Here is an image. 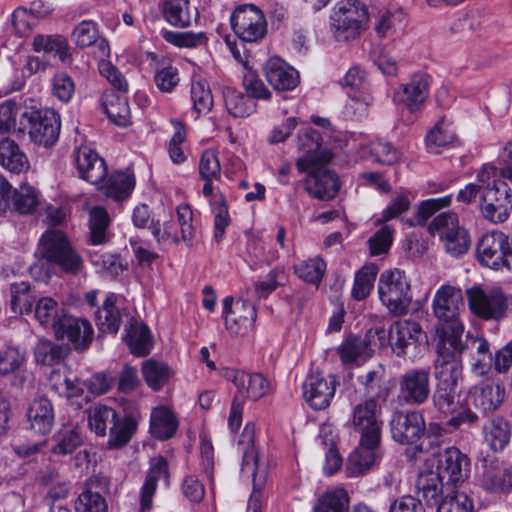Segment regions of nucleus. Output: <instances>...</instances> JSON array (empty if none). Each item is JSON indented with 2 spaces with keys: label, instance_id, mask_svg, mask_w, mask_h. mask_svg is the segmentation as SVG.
<instances>
[{
  "label": "nucleus",
  "instance_id": "obj_36",
  "mask_svg": "<svg viewBox=\"0 0 512 512\" xmlns=\"http://www.w3.org/2000/svg\"><path fill=\"white\" fill-rule=\"evenodd\" d=\"M482 485L492 492H506L512 489V467H500L498 461L484 466Z\"/></svg>",
  "mask_w": 512,
  "mask_h": 512
},
{
  "label": "nucleus",
  "instance_id": "obj_40",
  "mask_svg": "<svg viewBox=\"0 0 512 512\" xmlns=\"http://www.w3.org/2000/svg\"><path fill=\"white\" fill-rule=\"evenodd\" d=\"M350 497L343 487L326 490L316 500L313 512H348Z\"/></svg>",
  "mask_w": 512,
  "mask_h": 512
},
{
  "label": "nucleus",
  "instance_id": "obj_48",
  "mask_svg": "<svg viewBox=\"0 0 512 512\" xmlns=\"http://www.w3.org/2000/svg\"><path fill=\"white\" fill-rule=\"evenodd\" d=\"M133 175L126 172H116L101 187L105 188L108 197L115 200H123L129 196L134 188Z\"/></svg>",
  "mask_w": 512,
  "mask_h": 512
},
{
  "label": "nucleus",
  "instance_id": "obj_58",
  "mask_svg": "<svg viewBox=\"0 0 512 512\" xmlns=\"http://www.w3.org/2000/svg\"><path fill=\"white\" fill-rule=\"evenodd\" d=\"M105 113L118 126H126L130 119V108L125 98L113 95L104 102Z\"/></svg>",
  "mask_w": 512,
  "mask_h": 512
},
{
  "label": "nucleus",
  "instance_id": "obj_4",
  "mask_svg": "<svg viewBox=\"0 0 512 512\" xmlns=\"http://www.w3.org/2000/svg\"><path fill=\"white\" fill-rule=\"evenodd\" d=\"M368 9L359 0H343L336 4L330 16L331 28L338 41L357 38L368 22Z\"/></svg>",
  "mask_w": 512,
  "mask_h": 512
},
{
  "label": "nucleus",
  "instance_id": "obj_34",
  "mask_svg": "<svg viewBox=\"0 0 512 512\" xmlns=\"http://www.w3.org/2000/svg\"><path fill=\"white\" fill-rule=\"evenodd\" d=\"M27 417L32 430L38 434L47 435L54 423L52 403L46 398L34 400L28 409Z\"/></svg>",
  "mask_w": 512,
  "mask_h": 512
},
{
  "label": "nucleus",
  "instance_id": "obj_23",
  "mask_svg": "<svg viewBox=\"0 0 512 512\" xmlns=\"http://www.w3.org/2000/svg\"><path fill=\"white\" fill-rule=\"evenodd\" d=\"M158 8L163 19L173 27L188 28L197 22L199 12L190 0H159Z\"/></svg>",
  "mask_w": 512,
  "mask_h": 512
},
{
  "label": "nucleus",
  "instance_id": "obj_14",
  "mask_svg": "<svg viewBox=\"0 0 512 512\" xmlns=\"http://www.w3.org/2000/svg\"><path fill=\"white\" fill-rule=\"evenodd\" d=\"M39 205L38 193L32 186L21 185L12 189L10 183L0 176V214L14 210L20 214L33 213Z\"/></svg>",
  "mask_w": 512,
  "mask_h": 512
},
{
  "label": "nucleus",
  "instance_id": "obj_38",
  "mask_svg": "<svg viewBox=\"0 0 512 512\" xmlns=\"http://www.w3.org/2000/svg\"><path fill=\"white\" fill-rule=\"evenodd\" d=\"M444 481L436 471H426L421 473L416 480V492L427 502V505H438L443 493Z\"/></svg>",
  "mask_w": 512,
  "mask_h": 512
},
{
  "label": "nucleus",
  "instance_id": "obj_52",
  "mask_svg": "<svg viewBox=\"0 0 512 512\" xmlns=\"http://www.w3.org/2000/svg\"><path fill=\"white\" fill-rule=\"evenodd\" d=\"M36 361L43 365L53 366L60 363L67 354V348L47 339H40L34 349Z\"/></svg>",
  "mask_w": 512,
  "mask_h": 512
},
{
  "label": "nucleus",
  "instance_id": "obj_43",
  "mask_svg": "<svg viewBox=\"0 0 512 512\" xmlns=\"http://www.w3.org/2000/svg\"><path fill=\"white\" fill-rule=\"evenodd\" d=\"M485 438L494 451H502L510 442L511 425L503 417L493 418L484 427Z\"/></svg>",
  "mask_w": 512,
  "mask_h": 512
},
{
  "label": "nucleus",
  "instance_id": "obj_5",
  "mask_svg": "<svg viewBox=\"0 0 512 512\" xmlns=\"http://www.w3.org/2000/svg\"><path fill=\"white\" fill-rule=\"evenodd\" d=\"M381 408L375 397H369L352 407L347 426L360 435L362 445L379 446L381 443Z\"/></svg>",
  "mask_w": 512,
  "mask_h": 512
},
{
  "label": "nucleus",
  "instance_id": "obj_51",
  "mask_svg": "<svg viewBox=\"0 0 512 512\" xmlns=\"http://www.w3.org/2000/svg\"><path fill=\"white\" fill-rule=\"evenodd\" d=\"M255 425L247 423L242 431L238 441L239 449L243 452V470H252L255 477L254 469L257 467L258 459L254 448Z\"/></svg>",
  "mask_w": 512,
  "mask_h": 512
},
{
  "label": "nucleus",
  "instance_id": "obj_47",
  "mask_svg": "<svg viewBox=\"0 0 512 512\" xmlns=\"http://www.w3.org/2000/svg\"><path fill=\"white\" fill-rule=\"evenodd\" d=\"M377 273L378 268L374 264L364 265L356 272L351 292L355 300L362 301L369 296L374 287Z\"/></svg>",
  "mask_w": 512,
  "mask_h": 512
},
{
  "label": "nucleus",
  "instance_id": "obj_24",
  "mask_svg": "<svg viewBox=\"0 0 512 512\" xmlns=\"http://www.w3.org/2000/svg\"><path fill=\"white\" fill-rule=\"evenodd\" d=\"M264 74L268 83L277 91H291L300 82L298 71L278 57L266 62Z\"/></svg>",
  "mask_w": 512,
  "mask_h": 512
},
{
  "label": "nucleus",
  "instance_id": "obj_56",
  "mask_svg": "<svg viewBox=\"0 0 512 512\" xmlns=\"http://www.w3.org/2000/svg\"><path fill=\"white\" fill-rule=\"evenodd\" d=\"M384 378L385 368L382 365H379L375 369H372L359 376L358 380L368 394H372L377 390L374 397L385 400L389 394V391L385 386H383Z\"/></svg>",
  "mask_w": 512,
  "mask_h": 512
},
{
  "label": "nucleus",
  "instance_id": "obj_3",
  "mask_svg": "<svg viewBox=\"0 0 512 512\" xmlns=\"http://www.w3.org/2000/svg\"><path fill=\"white\" fill-rule=\"evenodd\" d=\"M377 289L381 303L390 314L401 316L408 312L412 301V292L404 271L393 269L382 272Z\"/></svg>",
  "mask_w": 512,
  "mask_h": 512
},
{
  "label": "nucleus",
  "instance_id": "obj_29",
  "mask_svg": "<svg viewBox=\"0 0 512 512\" xmlns=\"http://www.w3.org/2000/svg\"><path fill=\"white\" fill-rule=\"evenodd\" d=\"M161 478L165 479L167 485L169 484L167 460L162 456H157L151 459L149 471L141 488L140 503L142 512L151 509L157 482Z\"/></svg>",
  "mask_w": 512,
  "mask_h": 512
},
{
  "label": "nucleus",
  "instance_id": "obj_13",
  "mask_svg": "<svg viewBox=\"0 0 512 512\" xmlns=\"http://www.w3.org/2000/svg\"><path fill=\"white\" fill-rule=\"evenodd\" d=\"M29 124V136L33 143L50 147L56 143L60 133V120L50 109L33 110L22 113Z\"/></svg>",
  "mask_w": 512,
  "mask_h": 512
},
{
  "label": "nucleus",
  "instance_id": "obj_15",
  "mask_svg": "<svg viewBox=\"0 0 512 512\" xmlns=\"http://www.w3.org/2000/svg\"><path fill=\"white\" fill-rule=\"evenodd\" d=\"M429 91L430 76L418 72L413 74L407 83L394 89L392 100L397 105H404L410 113H416L428 99Z\"/></svg>",
  "mask_w": 512,
  "mask_h": 512
},
{
  "label": "nucleus",
  "instance_id": "obj_60",
  "mask_svg": "<svg viewBox=\"0 0 512 512\" xmlns=\"http://www.w3.org/2000/svg\"><path fill=\"white\" fill-rule=\"evenodd\" d=\"M473 503L464 492L453 490L446 494L437 507V512H472Z\"/></svg>",
  "mask_w": 512,
  "mask_h": 512
},
{
  "label": "nucleus",
  "instance_id": "obj_21",
  "mask_svg": "<svg viewBox=\"0 0 512 512\" xmlns=\"http://www.w3.org/2000/svg\"><path fill=\"white\" fill-rule=\"evenodd\" d=\"M448 484L466 481L470 474V459L456 447H448L439 454L437 471Z\"/></svg>",
  "mask_w": 512,
  "mask_h": 512
},
{
  "label": "nucleus",
  "instance_id": "obj_8",
  "mask_svg": "<svg viewBox=\"0 0 512 512\" xmlns=\"http://www.w3.org/2000/svg\"><path fill=\"white\" fill-rule=\"evenodd\" d=\"M431 395L430 369L415 367L405 370L398 378V401L403 405L421 406Z\"/></svg>",
  "mask_w": 512,
  "mask_h": 512
},
{
  "label": "nucleus",
  "instance_id": "obj_1",
  "mask_svg": "<svg viewBox=\"0 0 512 512\" xmlns=\"http://www.w3.org/2000/svg\"><path fill=\"white\" fill-rule=\"evenodd\" d=\"M464 306L462 291L451 285H442L435 293L432 308L439 323L436 327L438 340H448L450 345L456 344L464 333V325L460 321V311Z\"/></svg>",
  "mask_w": 512,
  "mask_h": 512
},
{
  "label": "nucleus",
  "instance_id": "obj_19",
  "mask_svg": "<svg viewBox=\"0 0 512 512\" xmlns=\"http://www.w3.org/2000/svg\"><path fill=\"white\" fill-rule=\"evenodd\" d=\"M305 190L318 200L327 201L335 198L340 189L336 173L326 168V165H315L305 172Z\"/></svg>",
  "mask_w": 512,
  "mask_h": 512
},
{
  "label": "nucleus",
  "instance_id": "obj_2",
  "mask_svg": "<svg viewBox=\"0 0 512 512\" xmlns=\"http://www.w3.org/2000/svg\"><path fill=\"white\" fill-rule=\"evenodd\" d=\"M37 254L66 274L76 275L84 267L83 258L72 247L66 233L59 228H49L41 235Z\"/></svg>",
  "mask_w": 512,
  "mask_h": 512
},
{
  "label": "nucleus",
  "instance_id": "obj_11",
  "mask_svg": "<svg viewBox=\"0 0 512 512\" xmlns=\"http://www.w3.org/2000/svg\"><path fill=\"white\" fill-rule=\"evenodd\" d=\"M481 213L494 224L505 222L512 210V193L504 181H494V185L486 187L482 196Z\"/></svg>",
  "mask_w": 512,
  "mask_h": 512
},
{
  "label": "nucleus",
  "instance_id": "obj_9",
  "mask_svg": "<svg viewBox=\"0 0 512 512\" xmlns=\"http://www.w3.org/2000/svg\"><path fill=\"white\" fill-rule=\"evenodd\" d=\"M297 149L300 156L295 164L301 174L315 165H327L333 158L332 152L323 146L320 132L311 127L298 134Z\"/></svg>",
  "mask_w": 512,
  "mask_h": 512
},
{
  "label": "nucleus",
  "instance_id": "obj_39",
  "mask_svg": "<svg viewBox=\"0 0 512 512\" xmlns=\"http://www.w3.org/2000/svg\"><path fill=\"white\" fill-rule=\"evenodd\" d=\"M100 479L91 478L75 501L77 512H107L108 506L104 496L95 488Z\"/></svg>",
  "mask_w": 512,
  "mask_h": 512
},
{
  "label": "nucleus",
  "instance_id": "obj_30",
  "mask_svg": "<svg viewBox=\"0 0 512 512\" xmlns=\"http://www.w3.org/2000/svg\"><path fill=\"white\" fill-rule=\"evenodd\" d=\"M125 332L124 339L132 354L144 357L150 353L153 343L149 328L144 323L131 317Z\"/></svg>",
  "mask_w": 512,
  "mask_h": 512
},
{
  "label": "nucleus",
  "instance_id": "obj_18",
  "mask_svg": "<svg viewBox=\"0 0 512 512\" xmlns=\"http://www.w3.org/2000/svg\"><path fill=\"white\" fill-rule=\"evenodd\" d=\"M57 339L67 340L77 351L86 350L93 339L94 330L89 321L66 314L54 329Z\"/></svg>",
  "mask_w": 512,
  "mask_h": 512
},
{
  "label": "nucleus",
  "instance_id": "obj_33",
  "mask_svg": "<svg viewBox=\"0 0 512 512\" xmlns=\"http://www.w3.org/2000/svg\"><path fill=\"white\" fill-rule=\"evenodd\" d=\"M205 184L203 187V195L205 197L211 198L210 204L212 206V210L214 213V238L217 242L221 241L224 234L225 229L230 224V216L228 212V207L226 204V200L222 194L213 193V180H204Z\"/></svg>",
  "mask_w": 512,
  "mask_h": 512
},
{
  "label": "nucleus",
  "instance_id": "obj_45",
  "mask_svg": "<svg viewBox=\"0 0 512 512\" xmlns=\"http://www.w3.org/2000/svg\"><path fill=\"white\" fill-rule=\"evenodd\" d=\"M142 374L147 385L158 391L168 383L172 371L166 363L149 359L142 364Z\"/></svg>",
  "mask_w": 512,
  "mask_h": 512
},
{
  "label": "nucleus",
  "instance_id": "obj_7",
  "mask_svg": "<svg viewBox=\"0 0 512 512\" xmlns=\"http://www.w3.org/2000/svg\"><path fill=\"white\" fill-rule=\"evenodd\" d=\"M428 230L432 236H438L446 251L454 257L465 254L470 247L467 231L459 226L458 216L452 212L437 215Z\"/></svg>",
  "mask_w": 512,
  "mask_h": 512
},
{
  "label": "nucleus",
  "instance_id": "obj_22",
  "mask_svg": "<svg viewBox=\"0 0 512 512\" xmlns=\"http://www.w3.org/2000/svg\"><path fill=\"white\" fill-rule=\"evenodd\" d=\"M507 235L499 231L484 234L477 244V258L488 268L498 270L506 266Z\"/></svg>",
  "mask_w": 512,
  "mask_h": 512
},
{
  "label": "nucleus",
  "instance_id": "obj_59",
  "mask_svg": "<svg viewBox=\"0 0 512 512\" xmlns=\"http://www.w3.org/2000/svg\"><path fill=\"white\" fill-rule=\"evenodd\" d=\"M154 81L160 91L171 92L179 83L178 69L169 61L163 60L155 69Z\"/></svg>",
  "mask_w": 512,
  "mask_h": 512
},
{
  "label": "nucleus",
  "instance_id": "obj_32",
  "mask_svg": "<svg viewBox=\"0 0 512 512\" xmlns=\"http://www.w3.org/2000/svg\"><path fill=\"white\" fill-rule=\"evenodd\" d=\"M178 428V420L173 411L164 405L154 407L150 414V434L158 440L171 438Z\"/></svg>",
  "mask_w": 512,
  "mask_h": 512
},
{
  "label": "nucleus",
  "instance_id": "obj_50",
  "mask_svg": "<svg viewBox=\"0 0 512 512\" xmlns=\"http://www.w3.org/2000/svg\"><path fill=\"white\" fill-rule=\"evenodd\" d=\"M162 38L169 44L178 48H197L205 46L208 42V37L204 32H180L172 30H162Z\"/></svg>",
  "mask_w": 512,
  "mask_h": 512
},
{
  "label": "nucleus",
  "instance_id": "obj_17",
  "mask_svg": "<svg viewBox=\"0 0 512 512\" xmlns=\"http://www.w3.org/2000/svg\"><path fill=\"white\" fill-rule=\"evenodd\" d=\"M338 382L333 374L321 373L309 375L303 383V396L314 410L327 408L333 399Z\"/></svg>",
  "mask_w": 512,
  "mask_h": 512
},
{
  "label": "nucleus",
  "instance_id": "obj_26",
  "mask_svg": "<svg viewBox=\"0 0 512 512\" xmlns=\"http://www.w3.org/2000/svg\"><path fill=\"white\" fill-rule=\"evenodd\" d=\"M473 405L485 414L498 410L505 399V387L494 381H485L471 390Z\"/></svg>",
  "mask_w": 512,
  "mask_h": 512
},
{
  "label": "nucleus",
  "instance_id": "obj_12",
  "mask_svg": "<svg viewBox=\"0 0 512 512\" xmlns=\"http://www.w3.org/2000/svg\"><path fill=\"white\" fill-rule=\"evenodd\" d=\"M231 26L234 33L244 42H258L267 32L265 17L254 5L238 7L231 16Z\"/></svg>",
  "mask_w": 512,
  "mask_h": 512
},
{
  "label": "nucleus",
  "instance_id": "obj_28",
  "mask_svg": "<svg viewBox=\"0 0 512 512\" xmlns=\"http://www.w3.org/2000/svg\"><path fill=\"white\" fill-rule=\"evenodd\" d=\"M382 458L379 446L362 445L359 446L349 455L345 473L348 477H358L367 473Z\"/></svg>",
  "mask_w": 512,
  "mask_h": 512
},
{
  "label": "nucleus",
  "instance_id": "obj_64",
  "mask_svg": "<svg viewBox=\"0 0 512 512\" xmlns=\"http://www.w3.org/2000/svg\"><path fill=\"white\" fill-rule=\"evenodd\" d=\"M243 87L247 96L252 100H270L271 91L265 86L257 73L251 69H247L243 75Z\"/></svg>",
  "mask_w": 512,
  "mask_h": 512
},
{
  "label": "nucleus",
  "instance_id": "obj_46",
  "mask_svg": "<svg viewBox=\"0 0 512 512\" xmlns=\"http://www.w3.org/2000/svg\"><path fill=\"white\" fill-rule=\"evenodd\" d=\"M117 412L106 405H97L89 410L88 425L97 436H105L116 420Z\"/></svg>",
  "mask_w": 512,
  "mask_h": 512
},
{
  "label": "nucleus",
  "instance_id": "obj_27",
  "mask_svg": "<svg viewBox=\"0 0 512 512\" xmlns=\"http://www.w3.org/2000/svg\"><path fill=\"white\" fill-rule=\"evenodd\" d=\"M117 301L118 296L115 293H109L101 308L97 310L95 321L101 332L116 334L123 319L130 320L131 316L127 310L118 306Z\"/></svg>",
  "mask_w": 512,
  "mask_h": 512
},
{
  "label": "nucleus",
  "instance_id": "obj_37",
  "mask_svg": "<svg viewBox=\"0 0 512 512\" xmlns=\"http://www.w3.org/2000/svg\"><path fill=\"white\" fill-rule=\"evenodd\" d=\"M241 380L235 395V399L239 401L244 402L245 399L256 401L270 392V382L260 373L245 372Z\"/></svg>",
  "mask_w": 512,
  "mask_h": 512
},
{
  "label": "nucleus",
  "instance_id": "obj_6",
  "mask_svg": "<svg viewBox=\"0 0 512 512\" xmlns=\"http://www.w3.org/2000/svg\"><path fill=\"white\" fill-rule=\"evenodd\" d=\"M467 345L461 339L456 344L450 345L448 340H438L436 358L433 362L434 377L437 386L457 387L462 379L461 355Z\"/></svg>",
  "mask_w": 512,
  "mask_h": 512
},
{
  "label": "nucleus",
  "instance_id": "obj_55",
  "mask_svg": "<svg viewBox=\"0 0 512 512\" xmlns=\"http://www.w3.org/2000/svg\"><path fill=\"white\" fill-rule=\"evenodd\" d=\"M433 407L445 416L454 413L459 406L456 387L437 386L432 394Z\"/></svg>",
  "mask_w": 512,
  "mask_h": 512
},
{
  "label": "nucleus",
  "instance_id": "obj_62",
  "mask_svg": "<svg viewBox=\"0 0 512 512\" xmlns=\"http://www.w3.org/2000/svg\"><path fill=\"white\" fill-rule=\"evenodd\" d=\"M81 444V437L77 427L61 430L56 436V444L52 452L56 455L73 453Z\"/></svg>",
  "mask_w": 512,
  "mask_h": 512
},
{
  "label": "nucleus",
  "instance_id": "obj_57",
  "mask_svg": "<svg viewBox=\"0 0 512 512\" xmlns=\"http://www.w3.org/2000/svg\"><path fill=\"white\" fill-rule=\"evenodd\" d=\"M326 270V263L320 257L310 258L295 266V274L307 283L319 284Z\"/></svg>",
  "mask_w": 512,
  "mask_h": 512
},
{
  "label": "nucleus",
  "instance_id": "obj_41",
  "mask_svg": "<svg viewBox=\"0 0 512 512\" xmlns=\"http://www.w3.org/2000/svg\"><path fill=\"white\" fill-rule=\"evenodd\" d=\"M222 94L225 107L230 115L234 117H247L256 111V103L235 88L224 87Z\"/></svg>",
  "mask_w": 512,
  "mask_h": 512
},
{
  "label": "nucleus",
  "instance_id": "obj_31",
  "mask_svg": "<svg viewBox=\"0 0 512 512\" xmlns=\"http://www.w3.org/2000/svg\"><path fill=\"white\" fill-rule=\"evenodd\" d=\"M256 317L255 306L247 300H239L230 317L225 318L226 329L234 335L246 334L253 328Z\"/></svg>",
  "mask_w": 512,
  "mask_h": 512
},
{
  "label": "nucleus",
  "instance_id": "obj_20",
  "mask_svg": "<svg viewBox=\"0 0 512 512\" xmlns=\"http://www.w3.org/2000/svg\"><path fill=\"white\" fill-rule=\"evenodd\" d=\"M422 337L421 326L411 320L397 321L389 330V341L397 356H413Z\"/></svg>",
  "mask_w": 512,
  "mask_h": 512
},
{
  "label": "nucleus",
  "instance_id": "obj_16",
  "mask_svg": "<svg viewBox=\"0 0 512 512\" xmlns=\"http://www.w3.org/2000/svg\"><path fill=\"white\" fill-rule=\"evenodd\" d=\"M424 415L418 410H399L393 413L390 420L392 438L401 444L417 441L425 432Z\"/></svg>",
  "mask_w": 512,
  "mask_h": 512
},
{
  "label": "nucleus",
  "instance_id": "obj_49",
  "mask_svg": "<svg viewBox=\"0 0 512 512\" xmlns=\"http://www.w3.org/2000/svg\"><path fill=\"white\" fill-rule=\"evenodd\" d=\"M368 344L361 337L350 335L337 348V353L344 365L356 363L360 359H365L368 354Z\"/></svg>",
  "mask_w": 512,
  "mask_h": 512
},
{
  "label": "nucleus",
  "instance_id": "obj_53",
  "mask_svg": "<svg viewBox=\"0 0 512 512\" xmlns=\"http://www.w3.org/2000/svg\"><path fill=\"white\" fill-rule=\"evenodd\" d=\"M32 46L36 52L54 53L63 62L69 58L67 41L61 36L37 35Z\"/></svg>",
  "mask_w": 512,
  "mask_h": 512
},
{
  "label": "nucleus",
  "instance_id": "obj_61",
  "mask_svg": "<svg viewBox=\"0 0 512 512\" xmlns=\"http://www.w3.org/2000/svg\"><path fill=\"white\" fill-rule=\"evenodd\" d=\"M100 36L98 24L92 20L81 21L72 31V41L77 47L87 48Z\"/></svg>",
  "mask_w": 512,
  "mask_h": 512
},
{
  "label": "nucleus",
  "instance_id": "obj_54",
  "mask_svg": "<svg viewBox=\"0 0 512 512\" xmlns=\"http://www.w3.org/2000/svg\"><path fill=\"white\" fill-rule=\"evenodd\" d=\"M109 222V215L104 208L95 207L90 211V242L93 245L103 244L107 241V228L109 226Z\"/></svg>",
  "mask_w": 512,
  "mask_h": 512
},
{
  "label": "nucleus",
  "instance_id": "obj_44",
  "mask_svg": "<svg viewBox=\"0 0 512 512\" xmlns=\"http://www.w3.org/2000/svg\"><path fill=\"white\" fill-rule=\"evenodd\" d=\"M34 315L42 326L51 327L54 330L60 322V318L65 316L66 313L53 298L42 297L36 302Z\"/></svg>",
  "mask_w": 512,
  "mask_h": 512
},
{
  "label": "nucleus",
  "instance_id": "obj_25",
  "mask_svg": "<svg viewBox=\"0 0 512 512\" xmlns=\"http://www.w3.org/2000/svg\"><path fill=\"white\" fill-rule=\"evenodd\" d=\"M75 162L80 177L93 185L103 184L107 174L104 159L95 151L84 146L75 152Z\"/></svg>",
  "mask_w": 512,
  "mask_h": 512
},
{
  "label": "nucleus",
  "instance_id": "obj_63",
  "mask_svg": "<svg viewBox=\"0 0 512 512\" xmlns=\"http://www.w3.org/2000/svg\"><path fill=\"white\" fill-rule=\"evenodd\" d=\"M404 14L401 11L383 13L375 24V31L381 38L393 36L398 29L404 26Z\"/></svg>",
  "mask_w": 512,
  "mask_h": 512
},
{
  "label": "nucleus",
  "instance_id": "obj_35",
  "mask_svg": "<svg viewBox=\"0 0 512 512\" xmlns=\"http://www.w3.org/2000/svg\"><path fill=\"white\" fill-rule=\"evenodd\" d=\"M0 165L15 174L26 172L30 167L25 153L9 138L0 141Z\"/></svg>",
  "mask_w": 512,
  "mask_h": 512
},
{
  "label": "nucleus",
  "instance_id": "obj_42",
  "mask_svg": "<svg viewBox=\"0 0 512 512\" xmlns=\"http://www.w3.org/2000/svg\"><path fill=\"white\" fill-rule=\"evenodd\" d=\"M138 421L133 416H117L109 431L108 446L110 448H121L126 445L136 432Z\"/></svg>",
  "mask_w": 512,
  "mask_h": 512
},
{
  "label": "nucleus",
  "instance_id": "obj_10",
  "mask_svg": "<svg viewBox=\"0 0 512 512\" xmlns=\"http://www.w3.org/2000/svg\"><path fill=\"white\" fill-rule=\"evenodd\" d=\"M469 309L477 317L489 321L502 319L508 308L505 294L498 290L485 291L478 286L466 291Z\"/></svg>",
  "mask_w": 512,
  "mask_h": 512
}]
</instances>
